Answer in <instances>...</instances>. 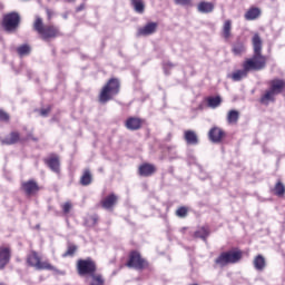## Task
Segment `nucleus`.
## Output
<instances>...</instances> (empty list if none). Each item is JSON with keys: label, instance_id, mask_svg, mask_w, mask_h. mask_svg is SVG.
I'll list each match as a JSON object with an SVG mask.
<instances>
[{"label": "nucleus", "instance_id": "nucleus-33", "mask_svg": "<svg viewBox=\"0 0 285 285\" xmlns=\"http://www.w3.org/2000/svg\"><path fill=\"white\" fill-rule=\"evenodd\" d=\"M274 194L277 197H284L285 195V186L282 181L276 183L275 187H274Z\"/></svg>", "mask_w": 285, "mask_h": 285}, {"label": "nucleus", "instance_id": "nucleus-18", "mask_svg": "<svg viewBox=\"0 0 285 285\" xmlns=\"http://www.w3.org/2000/svg\"><path fill=\"white\" fill-rule=\"evenodd\" d=\"M198 12H202V14H208L215 10V4L212 2L200 1L197 6Z\"/></svg>", "mask_w": 285, "mask_h": 285}, {"label": "nucleus", "instance_id": "nucleus-6", "mask_svg": "<svg viewBox=\"0 0 285 285\" xmlns=\"http://www.w3.org/2000/svg\"><path fill=\"white\" fill-rule=\"evenodd\" d=\"M19 23H21V16L14 11L7 13L2 20V26L7 32H14L19 28Z\"/></svg>", "mask_w": 285, "mask_h": 285}, {"label": "nucleus", "instance_id": "nucleus-37", "mask_svg": "<svg viewBox=\"0 0 285 285\" xmlns=\"http://www.w3.org/2000/svg\"><path fill=\"white\" fill-rule=\"evenodd\" d=\"M173 68H175V65H173V62H165L163 65L165 75H170V70H173Z\"/></svg>", "mask_w": 285, "mask_h": 285}, {"label": "nucleus", "instance_id": "nucleus-44", "mask_svg": "<svg viewBox=\"0 0 285 285\" xmlns=\"http://www.w3.org/2000/svg\"><path fill=\"white\" fill-rule=\"evenodd\" d=\"M46 12H47V17H48V20L50 21V19H52L55 12L50 9H46Z\"/></svg>", "mask_w": 285, "mask_h": 285}, {"label": "nucleus", "instance_id": "nucleus-25", "mask_svg": "<svg viewBox=\"0 0 285 285\" xmlns=\"http://www.w3.org/2000/svg\"><path fill=\"white\" fill-rule=\"evenodd\" d=\"M254 268L256 271H264L266 268V258L262 255H257L254 258Z\"/></svg>", "mask_w": 285, "mask_h": 285}, {"label": "nucleus", "instance_id": "nucleus-7", "mask_svg": "<svg viewBox=\"0 0 285 285\" xmlns=\"http://www.w3.org/2000/svg\"><path fill=\"white\" fill-rule=\"evenodd\" d=\"M127 266L128 268H135L136 271H144V268L148 267V262L144 259L138 252H131Z\"/></svg>", "mask_w": 285, "mask_h": 285}, {"label": "nucleus", "instance_id": "nucleus-27", "mask_svg": "<svg viewBox=\"0 0 285 285\" xmlns=\"http://www.w3.org/2000/svg\"><path fill=\"white\" fill-rule=\"evenodd\" d=\"M239 121V111L232 109L227 114V124L235 125Z\"/></svg>", "mask_w": 285, "mask_h": 285}, {"label": "nucleus", "instance_id": "nucleus-35", "mask_svg": "<svg viewBox=\"0 0 285 285\" xmlns=\"http://www.w3.org/2000/svg\"><path fill=\"white\" fill-rule=\"evenodd\" d=\"M17 52L20 57H26V55H30V46L22 45L18 47Z\"/></svg>", "mask_w": 285, "mask_h": 285}, {"label": "nucleus", "instance_id": "nucleus-15", "mask_svg": "<svg viewBox=\"0 0 285 285\" xmlns=\"http://www.w3.org/2000/svg\"><path fill=\"white\" fill-rule=\"evenodd\" d=\"M47 166L52 173H59L61 164L59 163V156H51L45 160Z\"/></svg>", "mask_w": 285, "mask_h": 285}, {"label": "nucleus", "instance_id": "nucleus-8", "mask_svg": "<svg viewBox=\"0 0 285 285\" xmlns=\"http://www.w3.org/2000/svg\"><path fill=\"white\" fill-rule=\"evenodd\" d=\"M226 137V131L219 127H212L208 131V139L212 144H222Z\"/></svg>", "mask_w": 285, "mask_h": 285}, {"label": "nucleus", "instance_id": "nucleus-42", "mask_svg": "<svg viewBox=\"0 0 285 285\" xmlns=\"http://www.w3.org/2000/svg\"><path fill=\"white\" fill-rule=\"evenodd\" d=\"M49 114H50V107L40 110L41 117H48Z\"/></svg>", "mask_w": 285, "mask_h": 285}, {"label": "nucleus", "instance_id": "nucleus-10", "mask_svg": "<svg viewBox=\"0 0 285 285\" xmlns=\"http://www.w3.org/2000/svg\"><path fill=\"white\" fill-rule=\"evenodd\" d=\"M12 258V249L10 246H0V271H3L10 264Z\"/></svg>", "mask_w": 285, "mask_h": 285}, {"label": "nucleus", "instance_id": "nucleus-21", "mask_svg": "<svg viewBox=\"0 0 285 285\" xmlns=\"http://www.w3.org/2000/svg\"><path fill=\"white\" fill-rule=\"evenodd\" d=\"M106 281L104 279V276L101 274H91L87 278V284L89 285H104Z\"/></svg>", "mask_w": 285, "mask_h": 285}, {"label": "nucleus", "instance_id": "nucleus-30", "mask_svg": "<svg viewBox=\"0 0 285 285\" xmlns=\"http://www.w3.org/2000/svg\"><path fill=\"white\" fill-rule=\"evenodd\" d=\"M207 106L208 108H219L222 106V97H209L207 98Z\"/></svg>", "mask_w": 285, "mask_h": 285}, {"label": "nucleus", "instance_id": "nucleus-9", "mask_svg": "<svg viewBox=\"0 0 285 285\" xmlns=\"http://www.w3.org/2000/svg\"><path fill=\"white\" fill-rule=\"evenodd\" d=\"M157 28H159V23L157 22H147L144 27L138 28L137 37H150V35H155L157 32Z\"/></svg>", "mask_w": 285, "mask_h": 285}, {"label": "nucleus", "instance_id": "nucleus-20", "mask_svg": "<svg viewBox=\"0 0 285 285\" xmlns=\"http://www.w3.org/2000/svg\"><path fill=\"white\" fill-rule=\"evenodd\" d=\"M227 255V262L229 264H237L242 259V252L240 250H229L225 252Z\"/></svg>", "mask_w": 285, "mask_h": 285}, {"label": "nucleus", "instance_id": "nucleus-43", "mask_svg": "<svg viewBox=\"0 0 285 285\" xmlns=\"http://www.w3.org/2000/svg\"><path fill=\"white\" fill-rule=\"evenodd\" d=\"M90 222L92 226H97V223L99 222V217L97 215L90 217Z\"/></svg>", "mask_w": 285, "mask_h": 285}, {"label": "nucleus", "instance_id": "nucleus-14", "mask_svg": "<svg viewBox=\"0 0 285 285\" xmlns=\"http://www.w3.org/2000/svg\"><path fill=\"white\" fill-rule=\"evenodd\" d=\"M125 126L127 130H139V128H141V119L137 117H129L126 120Z\"/></svg>", "mask_w": 285, "mask_h": 285}, {"label": "nucleus", "instance_id": "nucleus-34", "mask_svg": "<svg viewBox=\"0 0 285 285\" xmlns=\"http://www.w3.org/2000/svg\"><path fill=\"white\" fill-rule=\"evenodd\" d=\"M36 271H56V268L50 263L40 261L36 267Z\"/></svg>", "mask_w": 285, "mask_h": 285}, {"label": "nucleus", "instance_id": "nucleus-16", "mask_svg": "<svg viewBox=\"0 0 285 285\" xmlns=\"http://www.w3.org/2000/svg\"><path fill=\"white\" fill-rule=\"evenodd\" d=\"M246 77H248V71L245 68L227 75V78L232 79V81H240L243 79H246Z\"/></svg>", "mask_w": 285, "mask_h": 285}, {"label": "nucleus", "instance_id": "nucleus-24", "mask_svg": "<svg viewBox=\"0 0 285 285\" xmlns=\"http://www.w3.org/2000/svg\"><path fill=\"white\" fill-rule=\"evenodd\" d=\"M131 6L137 14H144L146 11V4H144V0H131Z\"/></svg>", "mask_w": 285, "mask_h": 285}, {"label": "nucleus", "instance_id": "nucleus-5", "mask_svg": "<svg viewBox=\"0 0 285 285\" xmlns=\"http://www.w3.org/2000/svg\"><path fill=\"white\" fill-rule=\"evenodd\" d=\"M77 273L80 277H86V275H92L97 273V263L92 258L88 257L86 259H78L77 262Z\"/></svg>", "mask_w": 285, "mask_h": 285}, {"label": "nucleus", "instance_id": "nucleus-46", "mask_svg": "<svg viewBox=\"0 0 285 285\" xmlns=\"http://www.w3.org/2000/svg\"><path fill=\"white\" fill-rule=\"evenodd\" d=\"M0 285H6V283H0Z\"/></svg>", "mask_w": 285, "mask_h": 285}, {"label": "nucleus", "instance_id": "nucleus-4", "mask_svg": "<svg viewBox=\"0 0 285 285\" xmlns=\"http://www.w3.org/2000/svg\"><path fill=\"white\" fill-rule=\"evenodd\" d=\"M120 82L119 79L117 78H111L109 81L106 83V86L102 88L100 92V102L106 104L112 99V97L119 95V88H120Z\"/></svg>", "mask_w": 285, "mask_h": 285}, {"label": "nucleus", "instance_id": "nucleus-26", "mask_svg": "<svg viewBox=\"0 0 285 285\" xmlns=\"http://www.w3.org/2000/svg\"><path fill=\"white\" fill-rule=\"evenodd\" d=\"M19 139H20L19 132L13 131L8 137L2 139V144H6L7 146H12V144H17Z\"/></svg>", "mask_w": 285, "mask_h": 285}, {"label": "nucleus", "instance_id": "nucleus-40", "mask_svg": "<svg viewBox=\"0 0 285 285\" xmlns=\"http://www.w3.org/2000/svg\"><path fill=\"white\" fill-rule=\"evenodd\" d=\"M10 120V115L8 112L0 110V121H9Z\"/></svg>", "mask_w": 285, "mask_h": 285}, {"label": "nucleus", "instance_id": "nucleus-2", "mask_svg": "<svg viewBox=\"0 0 285 285\" xmlns=\"http://www.w3.org/2000/svg\"><path fill=\"white\" fill-rule=\"evenodd\" d=\"M269 88L261 97L259 101L263 106H268L271 102L275 104V97L282 95L285 90V80L279 78H274L268 81Z\"/></svg>", "mask_w": 285, "mask_h": 285}, {"label": "nucleus", "instance_id": "nucleus-41", "mask_svg": "<svg viewBox=\"0 0 285 285\" xmlns=\"http://www.w3.org/2000/svg\"><path fill=\"white\" fill-rule=\"evenodd\" d=\"M70 208H72V205L70 203H65L62 206V210L66 215H68V213H70Z\"/></svg>", "mask_w": 285, "mask_h": 285}, {"label": "nucleus", "instance_id": "nucleus-29", "mask_svg": "<svg viewBox=\"0 0 285 285\" xmlns=\"http://www.w3.org/2000/svg\"><path fill=\"white\" fill-rule=\"evenodd\" d=\"M233 52L234 55H244V52H246V45L244 41H236L233 45Z\"/></svg>", "mask_w": 285, "mask_h": 285}, {"label": "nucleus", "instance_id": "nucleus-1", "mask_svg": "<svg viewBox=\"0 0 285 285\" xmlns=\"http://www.w3.org/2000/svg\"><path fill=\"white\" fill-rule=\"evenodd\" d=\"M254 55L252 58L246 59L243 62V68L249 72H257L266 68V56L262 55V37L259 33H255L252 39Z\"/></svg>", "mask_w": 285, "mask_h": 285}, {"label": "nucleus", "instance_id": "nucleus-36", "mask_svg": "<svg viewBox=\"0 0 285 285\" xmlns=\"http://www.w3.org/2000/svg\"><path fill=\"white\" fill-rule=\"evenodd\" d=\"M77 253V246L70 245L67 249V252L62 255V257H72Z\"/></svg>", "mask_w": 285, "mask_h": 285}, {"label": "nucleus", "instance_id": "nucleus-22", "mask_svg": "<svg viewBox=\"0 0 285 285\" xmlns=\"http://www.w3.org/2000/svg\"><path fill=\"white\" fill-rule=\"evenodd\" d=\"M81 186H90L92 184V173L90 169H85L82 176L80 177Z\"/></svg>", "mask_w": 285, "mask_h": 285}, {"label": "nucleus", "instance_id": "nucleus-13", "mask_svg": "<svg viewBox=\"0 0 285 285\" xmlns=\"http://www.w3.org/2000/svg\"><path fill=\"white\" fill-rule=\"evenodd\" d=\"M22 190L30 197L31 195L39 193V185L35 180L24 181L22 183Z\"/></svg>", "mask_w": 285, "mask_h": 285}, {"label": "nucleus", "instance_id": "nucleus-45", "mask_svg": "<svg viewBox=\"0 0 285 285\" xmlns=\"http://www.w3.org/2000/svg\"><path fill=\"white\" fill-rule=\"evenodd\" d=\"M83 8H86V6L80 4L79 7H77V12H81V10H83Z\"/></svg>", "mask_w": 285, "mask_h": 285}, {"label": "nucleus", "instance_id": "nucleus-3", "mask_svg": "<svg viewBox=\"0 0 285 285\" xmlns=\"http://www.w3.org/2000/svg\"><path fill=\"white\" fill-rule=\"evenodd\" d=\"M33 30H36V32L41 36L43 41H48V39H55L60 35L59 28L52 24L45 26L43 19L39 16H36V20L33 22Z\"/></svg>", "mask_w": 285, "mask_h": 285}, {"label": "nucleus", "instance_id": "nucleus-19", "mask_svg": "<svg viewBox=\"0 0 285 285\" xmlns=\"http://www.w3.org/2000/svg\"><path fill=\"white\" fill-rule=\"evenodd\" d=\"M41 262V258L39 257V254L37 252H31L27 257V264L31 266L32 268H37Z\"/></svg>", "mask_w": 285, "mask_h": 285}, {"label": "nucleus", "instance_id": "nucleus-17", "mask_svg": "<svg viewBox=\"0 0 285 285\" xmlns=\"http://www.w3.org/2000/svg\"><path fill=\"white\" fill-rule=\"evenodd\" d=\"M184 138L189 146H197L199 144V138L197 137V134L193 130H186Z\"/></svg>", "mask_w": 285, "mask_h": 285}, {"label": "nucleus", "instance_id": "nucleus-12", "mask_svg": "<svg viewBox=\"0 0 285 285\" xmlns=\"http://www.w3.org/2000/svg\"><path fill=\"white\" fill-rule=\"evenodd\" d=\"M118 199L119 197H117V195L110 194L101 200V207L105 208V210H112L117 205Z\"/></svg>", "mask_w": 285, "mask_h": 285}, {"label": "nucleus", "instance_id": "nucleus-38", "mask_svg": "<svg viewBox=\"0 0 285 285\" xmlns=\"http://www.w3.org/2000/svg\"><path fill=\"white\" fill-rule=\"evenodd\" d=\"M177 217H186L188 215V209L186 207H180L176 210Z\"/></svg>", "mask_w": 285, "mask_h": 285}, {"label": "nucleus", "instance_id": "nucleus-31", "mask_svg": "<svg viewBox=\"0 0 285 285\" xmlns=\"http://www.w3.org/2000/svg\"><path fill=\"white\" fill-rule=\"evenodd\" d=\"M215 264H217L218 266H220V268H224V266H228V256L226 254V252H223L216 259H215Z\"/></svg>", "mask_w": 285, "mask_h": 285}, {"label": "nucleus", "instance_id": "nucleus-11", "mask_svg": "<svg viewBox=\"0 0 285 285\" xmlns=\"http://www.w3.org/2000/svg\"><path fill=\"white\" fill-rule=\"evenodd\" d=\"M155 173H157V167L153 164H142L138 168V175H140V177H151Z\"/></svg>", "mask_w": 285, "mask_h": 285}, {"label": "nucleus", "instance_id": "nucleus-32", "mask_svg": "<svg viewBox=\"0 0 285 285\" xmlns=\"http://www.w3.org/2000/svg\"><path fill=\"white\" fill-rule=\"evenodd\" d=\"M208 235H210V232L208 230L207 227H202L195 232V237L198 239H203L204 242H206Z\"/></svg>", "mask_w": 285, "mask_h": 285}, {"label": "nucleus", "instance_id": "nucleus-28", "mask_svg": "<svg viewBox=\"0 0 285 285\" xmlns=\"http://www.w3.org/2000/svg\"><path fill=\"white\" fill-rule=\"evenodd\" d=\"M230 30H233V21L226 20L223 24V37L224 39H230Z\"/></svg>", "mask_w": 285, "mask_h": 285}, {"label": "nucleus", "instance_id": "nucleus-23", "mask_svg": "<svg viewBox=\"0 0 285 285\" xmlns=\"http://www.w3.org/2000/svg\"><path fill=\"white\" fill-rule=\"evenodd\" d=\"M262 14V11L259 8H250L246 13H245V19L246 21H255L257 17Z\"/></svg>", "mask_w": 285, "mask_h": 285}, {"label": "nucleus", "instance_id": "nucleus-39", "mask_svg": "<svg viewBox=\"0 0 285 285\" xmlns=\"http://www.w3.org/2000/svg\"><path fill=\"white\" fill-rule=\"evenodd\" d=\"M176 6H193V0H174Z\"/></svg>", "mask_w": 285, "mask_h": 285}]
</instances>
